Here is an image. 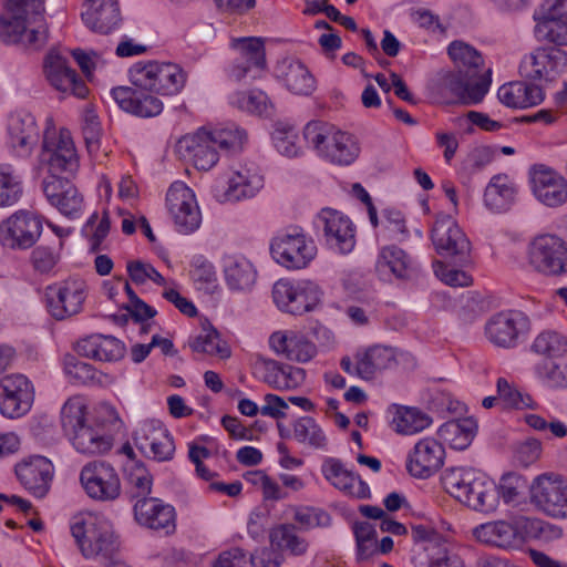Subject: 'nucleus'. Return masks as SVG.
Instances as JSON below:
<instances>
[{"label":"nucleus","mask_w":567,"mask_h":567,"mask_svg":"<svg viewBox=\"0 0 567 567\" xmlns=\"http://www.w3.org/2000/svg\"><path fill=\"white\" fill-rule=\"evenodd\" d=\"M128 482L136 489L134 497H147L152 491L153 476L143 463L137 462L128 472Z\"/></svg>","instance_id":"nucleus-60"},{"label":"nucleus","mask_w":567,"mask_h":567,"mask_svg":"<svg viewBox=\"0 0 567 567\" xmlns=\"http://www.w3.org/2000/svg\"><path fill=\"white\" fill-rule=\"evenodd\" d=\"M498 100L513 109H527L542 103L545 99L540 86L527 82H512L498 89Z\"/></svg>","instance_id":"nucleus-38"},{"label":"nucleus","mask_w":567,"mask_h":567,"mask_svg":"<svg viewBox=\"0 0 567 567\" xmlns=\"http://www.w3.org/2000/svg\"><path fill=\"white\" fill-rule=\"evenodd\" d=\"M22 195V185L10 164H0V207L14 205Z\"/></svg>","instance_id":"nucleus-48"},{"label":"nucleus","mask_w":567,"mask_h":567,"mask_svg":"<svg viewBox=\"0 0 567 567\" xmlns=\"http://www.w3.org/2000/svg\"><path fill=\"white\" fill-rule=\"evenodd\" d=\"M445 450L433 437L420 440L408 455L406 468L416 478H429L443 465Z\"/></svg>","instance_id":"nucleus-25"},{"label":"nucleus","mask_w":567,"mask_h":567,"mask_svg":"<svg viewBox=\"0 0 567 567\" xmlns=\"http://www.w3.org/2000/svg\"><path fill=\"white\" fill-rule=\"evenodd\" d=\"M42 233V219L32 212L18 210L0 223V244L9 249H29Z\"/></svg>","instance_id":"nucleus-13"},{"label":"nucleus","mask_w":567,"mask_h":567,"mask_svg":"<svg viewBox=\"0 0 567 567\" xmlns=\"http://www.w3.org/2000/svg\"><path fill=\"white\" fill-rule=\"evenodd\" d=\"M85 288V284L79 279L49 286L45 298L50 315L56 320H64L81 312L86 298Z\"/></svg>","instance_id":"nucleus-16"},{"label":"nucleus","mask_w":567,"mask_h":567,"mask_svg":"<svg viewBox=\"0 0 567 567\" xmlns=\"http://www.w3.org/2000/svg\"><path fill=\"white\" fill-rule=\"evenodd\" d=\"M166 206L181 234L195 231L202 223V215L195 194L183 182H175L166 194Z\"/></svg>","instance_id":"nucleus-14"},{"label":"nucleus","mask_w":567,"mask_h":567,"mask_svg":"<svg viewBox=\"0 0 567 567\" xmlns=\"http://www.w3.org/2000/svg\"><path fill=\"white\" fill-rule=\"evenodd\" d=\"M82 22L92 32L110 34L122 23L118 0H84L81 12Z\"/></svg>","instance_id":"nucleus-24"},{"label":"nucleus","mask_w":567,"mask_h":567,"mask_svg":"<svg viewBox=\"0 0 567 567\" xmlns=\"http://www.w3.org/2000/svg\"><path fill=\"white\" fill-rule=\"evenodd\" d=\"M497 398L502 400L506 406L518 410L536 409L537 404L528 394H523L505 378H498L496 382Z\"/></svg>","instance_id":"nucleus-51"},{"label":"nucleus","mask_w":567,"mask_h":567,"mask_svg":"<svg viewBox=\"0 0 567 567\" xmlns=\"http://www.w3.org/2000/svg\"><path fill=\"white\" fill-rule=\"evenodd\" d=\"M535 35L542 41H548L556 45H567V19L536 23Z\"/></svg>","instance_id":"nucleus-55"},{"label":"nucleus","mask_w":567,"mask_h":567,"mask_svg":"<svg viewBox=\"0 0 567 567\" xmlns=\"http://www.w3.org/2000/svg\"><path fill=\"white\" fill-rule=\"evenodd\" d=\"M517 195L516 184L506 174L493 176L484 192V204L494 213H504L514 204Z\"/></svg>","instance_id":"nucleus-39"},{"label":"nucleus","mask_w":567,"mask_h":567,"mask_svg":"<svg viewBox=\"0 0 567 567\" xmlns=\"http://www.w3.org/2000/svg\"><path fill=\"white\" fill-rule=\"evenodd\" d=\"M71 533L85 558L103 564L116 561L120 542L106 517L93 513L75 516Z\"/></svg>","instance_id":"nucleus-3"},{"label":"nucleus","mask_w":567,"mask_h":567,"mask_svg":"<svg viewBox=\"0 0 567 567\" xmlns=\"http://www.w3.org/2000/svg\"><path fill=\"white\" fill-rule=\"evenodd\" d=\"M111 96L121 110L138 117H154L163 111V102L157 96L135 85L114 87Z\"/></svg>","instance_id":"nucleus-26"},{"label":"nucleus","mask_w":567,"mask_h":567,"mask_svg":"<svg viewBox=\"0 0 567 567\" xmlns=\"http://www.w3.org/2000/svg\"><path fill=\"white\" fill-rule=\"evenodd\" d=\"M234 104L240 110L261 115L268 111L269 99L262 91H250L247 93H238L235 96Z\"/></svg>","instance_id":"nucleus-59"},{"label":"nucleus","mask_w":567,"mask_h":567,"mask_svg":"<svg viewBox=\"0 0 567 567\" xmlns=\"http://www.w3.org/2000/svg\"><path fill=\"white\" fill-rule=\"evenodd\" d=\"M272 140L278 152L285 156L295 157L300 152V147L297 145L298 134L292 126H277Z\"/></svg>","instance_id":"nucleus-56"},{"label":"nucleus","mask_w":567,"mask_h":567,"mask_svg":"<svg viewBox=\"0 0 567 567\" xmlns=\"http://www.w3.org/2000/svg\"><path fill=\"white\" fill-rule=\"evenodd\" d=\"M262 184L264 178L256 169L244 167L229 179L225 196L234 202L250 198L257 194Z\"/></svg>","instance_id":"nucleus-43"},{"label":"nucleus","mask_w":567,"mask_h":567,"mask_svg":"<svg viewBox=\"0 0 567 567\" xmlns=\"http://www.w3.org/2000/svg\"><path fill=\"white\" fill-rule=\"evenodd\" d=\"M533 18L536 23L567 19V0H544Z\"/></svg>","instance_id":"nucleus-61"},{"label":"nucleus","mask_w":567,"mask_h":567,"mask_svg":"<svg viewBox=\"0 0 567 567\" xmlns=\"http://www.w3.org/2000/svg\"><path fill=\"white\" fill-rule=\"evenodd\" d=\"M274 258L289 269L305 268L316 255V246L299 228L276 236L270 245Z\"/></svg>","instance_id":"nucleus-11"},{"label":"nucleus","mask_w":567,"mask_h":567,"mask_svg":"<svg viewBox=\"0 0 567 567\" xmlns=\"http://www.w3.org/2000/svg\"><path fill=\"white\" fill-rule=\"evenodd\" d=\"M189 347L195 352L218 355L221 359L230 355L228 346L220 341L218 331L209 322L207 326L203 324L202 332L189 341Z\"/></svg>","instance_id":"nucleus-45"},{"label":"nucleus","mask_w":567,"mask_h":567,"mask_svg":"<svg viewBox=\"0 0 567 567\" xmlns=\"http://www.w3.org/2000/svg\"><path fill=\"white\" fill-rule=\"evenodd\" d=\"M80 483L92 499L113 502L121 495V480L113 465L105 461L86 463L80 472Z\"/></svg>","instance_id":"nucleus-12"},{"label":"nucleus","mask_w":567,"mask_h":567,"mask_svg":"<svg viewBox=\"0 0 567 567\" xmlns=\"http://www.w3.org/2000/svg\"><path fill=\"white\" fill-rule=\"evenodd\" d=\"M53 206L56 207L63 215L75 218L82 210L83 197L74 185H66L64 195L58 199Z\"/></svg>","instance_id":"nucleus-62"},{"label":"nucleus","mask_w":567,"mask_h":567,"mask_svg":"<svg viewBox=\"0 0 567 567\" xmlns=\"http://www.w3.org/2000/svg\"><path fill=\"white\" fill-rule=\"evenodd\" d=\"M212 138L209 130L202 127L178 141V152L188 156L197 169L208 171L218 162V147Z\"/></svg>","instance_id":"nucleus-29"},{"label":"nucleus","mask_w":567,"mask_h":567,"mask_svg":"<svg viewBox=\"0 0 567 567\" xmlns=\"http://www.w3.org/2000/svg\"><path fill=\"white\" fill-rule=\"evenodd\" d=\"M34 401V389L23 374L12 373L0 379V412L9 419L25 415Z\"/></svg>","instance_id":"nucleus-15"},{"label":"nucleus","mask_w":567,"mask_h":567,"mask_svg":"<svg viewBox=\"0 0 567 567\" xmlns=\"http://www.w3.org/2000/svg\"><path fill=\"white\" fill-rule=\"evenodd\" d=\"M293 437L313 449H324L327 437L319 424L310 416L299 417L293 423Z\"/></svg>","instance_id":"nucleus-46"},{"label":"nucleus","mask_w":567,"mask_h":567,"mask_svg":"<svg viewBox=\"0 0 567 567\" xmlns=\"http://www.w3.org/2000/svg\"><path fill=\"white\" fill-rule=\"evenodd\" d=\"M454 70L439 73L436 90L453 102L475 105L483 101L491 85V69L484 70V59L468 43L455 40L447 47Z\"/></svg>","instance_id":"nucleus-1"},{"label":"nucleus","mask_w":567,"mask_h":567,"mask_svg":"<svg viewBox=\"0 0 567 567\" xmlns=\"http://www.w3.org/2000/svg\"><path fill=\"white\" fill-rule=\"evenodd\" d=\"M445 491L460 503L478 512L496 506V486L485 474L472 467H451L442 474Z\"/></svg>","instance_id":"nucleus-4"},{"label":"nucleus","mask_w":567,"mask_h":567,"mask_svg":"<svg viewBox=\"0 0 567 567\" xmlns=\"http://www.w3.org/2000/svg\"><path fill=\"white\" fill-rule=\"evenodd\" d=\"M78 354L96 361L113 362L125 354V346L113 336L91 334L80 339L75 344Z\"/></svg>","instance_id":"nucleus-33"},{"label":"nucleus","mask_w":567,"mask_h":567,"mask_svg":"<svg viewBox=\"0 0 567 567\" xmlns=\"http://www.w3.org/2000/svg\"><path fill=\"white\" fill-rule=\"evenodd\" d=\"M66 174H52L48 173V176L43 179L42 188L45 197L53 206L54 203L64 195V190L68 186H73Z\"/></svg>","instance_id":"nucleus-63"},{"label":"nucleus","mask_w":567,"mask_h":567,"mask_svg":"<svg viewBox=\"0 0 567 567\" xmlns=\"http://www.w3.org/2000/svg\"><path fill=\"white\" fill-rule=\"evenodd\" d=\"M225 280L231 290H249L256 282L257 271L244 256H226L223 262Z\"/></svg>","instance_id":"nucleus-41"},{"label":"nucleus","mask_w":567,"mask_h":567,"mask_svg":"<svg viewBox=\"0 0 567 567\" xmlns=\"http://www.w3.org/2000/svg\"><path fill=\"white\" fill-rule=\"evenodd\" d=\"M567 65V53L557 48H538L526 55L519 65V73L528 80L553 81Z\"/></svg>","instance_id":"nucleus-21"},{"label":"nucleus","mask_w":567,"mask_h":567,"mask_svg":"<svg viewBox=\"0 0 567 567\" xmlns=\"http://www.w3.org/2000/svg\"><path fill=\"white\" fill-rule=\"evenodd\" d=\"M530 503L553 518H567V480L555 473L536 476L529 486Z\"/></svg>","instance_id":"nucleus-9"},{"label":"nucleus","mask_w":567,"mask_h":567,"mask_svg":"<svg viewBox=\"0 0 567 567\" xmlns=\"http://www.w3.org/2000/svg\"><path fill=\"white\" fill-rule=\"evenodd\" d=\"M395 353L392 348L373 346L363 354L357 355L355 373L363 380H371L378 371L395 365Z\"/></svg>","instance_id":"nucleus-40"},{"label":"nucleus","mask_w":567,"mask_h":567,"mask_svg":"<svg viewBox=\"0 0 567 567\" xmlns=\"http://www.w3.org/2000/svg\"><path fill=\"white\" fill-rule=\"evenodd\" d=\"M533 193L548 207H559L567 203V181L555 169L536 165L532 173Z\"/></svg>","instance_id":"nucleus-27"},{"label":"nucleus","mask_w":567,"mask_h":567,"mask_svg":"<svg viewBox=\"0 0 567 567\" xmlns=\"http://www.w3.org/2000/svg\"><path fill=\"white\" fill-rule=\"evenodd\" d=\"M320 296L318 286L310 281L293 285L287 280H279L272 288L276 305L280 309L298 316L312 310L319 303Z\"/></svg>","instance_id":"nucleus-17"},{"label":"nucleus","mask_w":567,"mask_h":567,"mask_svg":"<svg viewBox=\"0 0 567 567\" xmlns=\"http://www.w3.org/2000/svg\"><path fill=\"white\" fill-rule=\"evenodd\" d=\"M276 75L293 94L309 95L315 90V79L300 61L281 60L276 65Z\"/></svg>","instance_id":"nucleus-37"},{"label":"nucleus","mask_w":567,"mask_h":567,"mask_svg":"<svg viewBox=\"0 0 567 567\" xmlns=\"http://www.w3.org/2000/svg\"><path fill=\"white\" fill-rule=\"evenodd\" d=\"M44 71L50 83L59 91L70 92L83 99L87 94L84 81L71 69L65 58L51 51L44 61Z\"/></svg>","instance_id":"nucleus-30"},{"label":"nucleus","mask_w":567,"mask_h":567,"mask_svg":"<svg viewBox=\"0 0 567 567\" xmlns=\"http://www.w3.org/2000/svg\"><path fill=\"white\" fill-rule=\"evenodd\" d=\"M64 371L80 384H93L95 382H101L100 373L92 364L80 361L72 354H66L64 357Z\"/></svg>","instance_id":"nucleus-53"},{"label":"nucleus","mask_w":567,"mask_h":567,"mask_svg":"<svg viewBox=\"0 0 567 567\" xmlns=\"http://www.w3.org/2000/svg\"><path fill=\"white\" fill-rule=\"evenodd\" d=\"M62 240L53 238L49 245H39L31 254V262L37 271L49 272L59 260Z\"/></svg>","instance_id":"nucleus-52"},{"label":"nucleus","mask_w":567,"mask_h":567,"mask_svg":"<svg viewBox=\"0 0 567 567\" xmlns=\"http://www.w3.org/2000/svg\"><path fill=\"white\" fill-rule=\"evenodd\" d=\"M529 261L539 272L560 275L567 271V247L556 236H539L530 245Z\"/></svg>","instance_id":"nucleus-22"},{"label":"nucleus","mask_w":567,"mask_h":567,"mask_svg":"<svg viewBox=\"0 0 567 567\" xmlns=\"http://www.w3.org/2000/svg\"><path fill=\"white\" fill-rule=\"evenodd\" d=\"M212 141L218 148L226 152H237L241 150L246 140V132L234 123H228L223 127L209 130Z\"/></svg>","instance_id":"nucleus-49"},{"label":"nucleus","mask_w":567,"mask_h":567,"mask_svg":"<svg viewBox=\"0 0 567 567\" xmlns=\"http://www.w3.org/2000/svg\"><path fill=\"white\" fill-rule=\"evenodd\" d=\"M530 330L529 318L522 311L507 310L493 315L485 324V334L495 347L511 349Z\"/></svg>","instance_id":"nucleus-10"},{"label":"nucleus","mask_w":567,"mask_h":567,"mask_svg":"<svg viewBox=\"0 0 567 567\" xmlns=\"http://www.w3.org/2000/svg\"><path fill=\"white\" fill-rule=\"evenodd\" d=\"M61 424L71 435L74 449L85 455L104 454L112 449L113 440L103 429L93 427L86 420V406L80 399L68 400L61 410Z\"/></svg>","instance_id":"nucleus-5"},{"label":"nucleus","mask_w":567,"mask_h":567,"mask_svg":"<svg viewBox=\"0 0 567 567\" xmlns=\"http://www.w3.org/2000/svg\"><path fill=\"white\" fill-rule=\"evenodd\" d=\"M475 538L486 545L498 548H516L522 543L518 529L505 520L488 522L474 528Z\"/></svg>","instance_id":"nucleus-36"},{"label":"nucleus","mask_w":567,"mask_h":567,"mask_svg":"<svg viewBox=\"0 0 567 567\" xmlns=\"http://www.w3.org/2000/svg\"><path fill=\"white\" fill-rule=\"evenodd\" d=\"M433 245L443 257H452L464 265L470 261L471 243L453 218H437L432 228Z\"/></svg>","instance_id":"nucleus-18"},{"label":"nucleus","mask_w":567,"mask_h":567,"mask_svg":"<svg viewBox=\"0 0 567 567\" xmlns=\"http://www.w3.org/2000/svg\"><path fill=\"white\" fill-rule=\"evenodd\" d=\"M270 542L271 545L288 549L293 555L306 553L308 547L306 540L296 534L295 526L292 525H280L272 528Z\"/></svg>","instance_id":"nucleus-50"},{"label":"nucleus","mask_w":567,"mask_h":567,"mask_svg":"<svg viewBox=\"0 0 567 567\" xmlns=\"http://www.w3.org/2000/svg\"><path fill=\"white\" fill-rule=\"evenodd\" d=\"M133 441L144 456L157 462L169 461L175 452L172 435L158 420L143 422L134 432Z\"/></svg>","instance_id":"nucleus-19"},{"label":"nucleus","mask_w":567,"mask_h":567,"mask_svg":"<svg viewBox=\"0 0 567 567\" xmlns=\"http://www.w3.org/2000/svg\"><path fill=\"white\" fill-rule=\"evenodd\" d=\"M431 422L432 420L426 413L415 408H404L398 411L393 419L396 432L405 435L423 431Z\"/></svg>","instance_id":"nucleus-47"},{"label":"nucleus","mask_w":567,"mask_h":567,"mask_svg":"<svg viewBox=\"0 0 567 567\" xmlns=\"http://www.w3.org/2000/svg\"><path fill=\"white\" fill-rule=\"evenodd\" d=\"M319 220L323 224L327 240L338 247L340 252L346 254L354 247V230L350 219L338 210L323 208L319 216Z\"/></svg>","instance_id":"nucleus-35"},{"label":"nucleus","mask_w":567,"mask_h":567,"mask_svg":"<svg viewBox=\"0 0 567 567\" xmlns=\"http://www.w3.org/2000/svg\"><path fill=\"white\" fill-rule=\"evenodd\" d=\"M136 522L151 529L165 530L171 534L175 530V508L157 497H142L134 504Z\"/></svg>","instance_id":"nucleus-28"},{"label":"nucleus","mask_w":567,"mask_h":567,"mask_svg":"<svg viewBox=\"0 0 567 567\" xmlns=\"http://www.w3.org/2000/svg\"><path fill=\"white\" fill-rule=\"evenodd\" d=\"M526 487L525 478L517 473H506L501 477L496 487V497L499 496L506 503L515 502Z\"/></svg>","instance_id":"nucleus-57"},{"label":"nucleus","mask_w":567,"mask_h":567,"mask_svg":"<svg viewBox=\"0 0 567 567\" xmlns=\"http://www.w3.org/2000/svg\"><path fill=\"white\" fill-rule=\"evenodd\" d=\"M231 47L236 50L237 56L230 68V76L240 81L247 76L257 79L266 69V49L260 38L234 39Z\"/></svg>","instance_id":"nucleus-20"},{"label":"nucleus","mask_w":567,"mask_h":567,"mask_svg":"<svg viewBox=\"0 0 567 567\" xmlns=\"http://www.w3.org/2000/svg\"><path fill=\"white\" fill-rule=\"evenodd\" d=\"M533 350L548 357L561 355L567 352V338L555 331L543 332L534 340Z\"/></svg>","instance_id":"nucleus-54"},{"label":"nucleus","mask_w":567,"mask_h":567,"mask_svg":"<svg viewBox=\"0 0 567 567\" xmlns=\"http://www.w3.org/2000/svg\"><path fill=\"white\" fill-rule=\"evenodd\" d=\"M434 271L446 285L452 287H467L472 284V277L463 270L450 269L441 261L433 262Z\"/></svg>","instance_id":"nucleus-64"},{"label":"nucleus","mask_w":567,"mask_h":567,"mask_svg":"<svg viewBox=\"0 0 567 567\" xmlns=\"http://www.w3.org/2000/svg\"><path fill=\"white\" fill-rule=\"evenodd\" d=\"M39 165L48 173L66 174L68 176H74L80 167L79 156L70 132L64 128L56 131L52 120H48L43 133Z\"/></svg>","instance_id":"nucleus-7"},{"label":"nucleus","mask_w":567,"mask_h":567,"mask_svg":"<svg viewBox=\"0 0 567 567\" xmlns=\"http://www.w3.org/2000/svg\"><path fill=\"white\" fill-rule=\"evenodd\" d=\"M538 374L550 388H567V362L546 361L538 367Z\"/></svg>","instance_id":"nucleus-58"},{"label":"nucleus","mask_w":567,"mask_h":567,"mask_svg":"<svg viewBox=\"0 0 567 567\" xmlns=\"http://www.w3.org/2000/svg\"><path fill=\"white\" fill-rule=\"evenodd\" d=\"M269 344L276 353L301 363L310 361L317 353L315 343L292 330L274 332L269 338Z\"/></svg>","instance_id":"nucleus-32"},{"label":"nucleus","mask_w":567,"mask_h":567,"mask_svg":"<svg viewBox=\"0 0 567 567\" xmlns=\"http://www.w3.org/2000/svg\"><path fill=\"white\" fill-rule=\"evenodd\" d=\"M43 13V0H8L0 16L1 41L33 50L42 48L48 39Z\"/></svg>","instance_id":"nucleus-2"},{"label":"nucleus","mask_w":567,"mask_h":567,"mask_svg":"<svg viewBox=\"0 0 567 567\" xmlns=\"http://www.w3.org/2000/svg\"><path fill=\"white\" fill-rule=\"evenodd\" d=\"M303 137L319 156L337 165H350L360 152L351 134L338 131L327 122H309L303 128Z\"/></svg>","instance_id":"nucleus-6"},{"label":"nucleus","mask_w":567,"mask_h":567,"mask_svg":"<svg viewBox=\"0 0 567 567\" xmlns=\"http://www.w3.org/2000/svg\"><path fill=\"white\" fill-rule=\"evenodd\" d=\"M19 483L31 495L43 498L51 488L54 466L51 461L41 455H30L14 466Z\"/></svg>","instance_id":"nucleus-23"},{"label":"nucleus","mask_w":567,"mask_h":567,"mask_svg":"<svg viewBox=\"0 0 567 567\" xmlns=\"http://www.w3.org/2000/svg\"><path fill=\"white\" fill-rule=\"evenodd\" d=\"M322 474L336 488L346 495L358 499L370 497L368 484L360 476L348 471L340 460L327 458L322 464Z\"/></svg>","instance_id":"nucleus-34"},{"label":"nucleus","mask_w":567,"mask_h":567,"mask_svg":"<svg viewBox=\"0 0 567 567\" xmlns=\"http://www.w3.org/2000/svg\"><path fill=\"white\" fill-rule=\"evenodd\" d=\"M8 133L10 145L19 156H29L40 137L34 115L25 110L11 114Z\"/></svg>","instance_id":"nucleus-31"},{"label":"nucleus","mask_w":567,"mask_h":567,"mask_svg":"<svg viewBox=\"0 0 567 567\" xmlns=\"http://www.w3.org/2000/svg\"><path fill=\"white\" fill-rule=\"evenodd\" d=\"M477 431L473 417H463L445 422L437 431L439 437L454 450H465L472 443Z\"/></svg>","instance_id":"nucleus-42"},{"label":"nucleus","mask_w":567,"mask_h":567,"mask_svg":"<svg viewBox=\"0 0 567 567\" xmlns=\"http://www.w3.org/2000/svg\"><path fill=\"white\" fill-rule=\"evenodd\" d=\"M132 83L164 96L178 94L185 86L187 73L175 63H137L130 71Z\"/></svg>","instance_id":"nucleus-8"},{"label":"nucleus","mask_w":567,"mask_h":567,"mask_svg":"<svg viewBox=\"0 0 567 567\" xmlns=\"http://www.w3.org/2000/svg\"><path fill=\"white\" fill-rule=\"evenodd\" d=\"M385 267L399 279H411L417 274V268L411 258L396 246H388L381 250L377 269L381 271Z\"/></svg>","instance_id":"nucleus-44"}]
</instances>
